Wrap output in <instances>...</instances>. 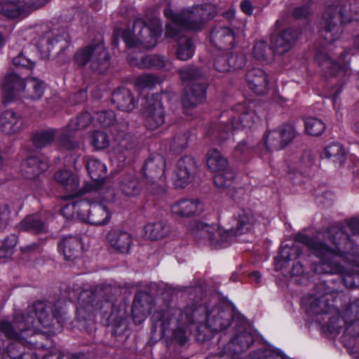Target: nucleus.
I'll return each instance as SVG.
<instances>
[{
	"mask_svg": "<svg viewBox=\"0 0 359 359\" xmlns=\"http://www.w3.org/2000/svg\"><path fill=\"white\" fill-rule=\"evenodd\" d=\"M327 237L334 248L302 233H298L294 238L296 243L304 245L318 259L311 265L316 273L343 276L346 273L345 264L359 267L358 247L341 224L331 226L327 231Z\"/></svg>",
	"mask_w": 359,
	"mask_h": 359,
	"instance_id": "1",
	"label": "nucleus"
},
{
	"mask_svg": "<svg viewBox=\"0 0 359 359\" xmlns=\"http://www.w3.org/2000/svg\"><path fill=\"white\" fill-rule=\"evenodd\" d=\"M119 287L111 285L103 287L99 295L92 290H83L79 294L81 306L76 310L79 321L88 324L93 323V316L100 315L107 325L120 326L127 317L126 306L119 299Z\"/></svg>",
	"mask_w": 359,
	"mask_h": 359,
	"instance_id": "2",
	"label": "nucleus"
},
{
	"mask_svg": "<svg viewBox=\"0 0 359 359\" xmlns=\"http://www.w3.org/2000/svg\"><path fill=\"white\" fill-rule=\"evenodd\" d=\"M235 220V226L229 230L198 220L192 221L188 230L198 245L220 249L228 247L236 236L250 231L256 222L255 216L250 209L241 210Z\"/></svg>",
	"mask_w": 359,
	"mask_h": 359,
	"instance_id": "3",
	"label": "nucleus"
},
{
	"mask_svg": "<svg viewBox=\"0 0 359 359\" xmlns=\"http://www.w3.org/2000/svg\"><path fill=\"white\" fill-rule=\"evenodd\" d=\"M186 322L198 333L202 340L208 337V332H218L226 329L233 319L230 309H224L218 304V298L203 297L194 300L184 309Z\"/></svg>",
	"mask_w": 359,
	"mask_h": 359,
	"instance_id": "4",
	"label": "nucleus"
},
{
	"mask_svg": "<svg viewBox=\"0 0 359 359\" xmlns=\"http://www.w3.org/2000/svg\"><path fill=\"white\" fill-rule=\"evenodd\" d=\"M215 15V8L210 4H203L181 11V33L184 30L199 31L204 23ZM195 48L189 36L181 35V60L191 58Z\"/></svg>",
	"mask_w": 359,
	"mask_h": 359,
	"instance_id": "5",
	"label": "nucleus"
},
{
	"mask_svg": "<svg viewBox=\"0 0 359 359\" xmlns=\"http://www.w3.org/2000/svg\"><path fill=\"white\" fill-rule=\"evenodd\" d=\"M175 290L165 287L162 290L160 299L163 302L164 309L156 311L151 318L154 322L152 332L159 326L160 337H164L167 346L180 344V316L174 315L170 309Z\"/></svg>",
	"mask_w": 359,
	"mask_h": 359,
	"instance_id": "6",
	"label": "nucleus"
},
{
	"mask_svg": "<svg viewBox=\"0 0 359 359\" xmlns=\"http://www.w3.org/2000/svg\"><path fill=\"white\" fill-rule=\"evenodd\" d=\"M339 20H359V0L349 3L348 9L341 2H337L327 6L320 31L321 36L326 41L332 43L340 37L341 28L337 25Z\"/></svg>",
	"mask_w": 359,
	"mask_h": 359,
	"instance_id": "7",
	"label": "nucleus"
},
{
	"mask_svg": "<svg viewBox=\"0 0 359 359\" xmlns=\"http://www.w3.org/2000/svg\"><path fill=\"white\" fill-rule=\"evenodd\" d=\"M226 116L231 121V129L225 123L214 126L210 129V135L218 140L219 142L229 139L232 135L231 130L251 129L259 121L255 112L247 107L245 103H238L222 116Z\"/></svg>",
	"mask_w": 359,
	"mask_h": 359,
	"instance_id": "8",
	"label": "nucleus"
},
{
	"mask_svg": "<svg viewBox=\"0 0 359 359\" xmlns=\"http://www.w3.org/2000/svg\"><path fill=\"white\" fill-rule=\"evenodd\" d=\"M187 81L181 97V104L184 108V113L191 115L188 111L194 109L206 98L208 83L206 79L198 69L184 67L181 69V81Z\"/></svg>",
	"mask_w": 359,
	"mask_h": 359,
	"instance_id": "9",
	"label": "nucleus"
},
{
	"mask_svg": "<svg viewBox=\"0 0 359 359\" xmlns=\"http://www.w3.org/2000/svg\"><path fill=\"white\" fill-rule=\"evenodd\" d=\"M74 64L79 68H89L96 74H104L111 65V57L102 40L81 48L74 53Z\"/></svg>",
	"mask_w": 359,
	"mask_h": 359,
	"instance_id": "10",
	"label": "nucleus"
},
{
	"mask_svg": "<svg viewBox=\"0 0 359 359\" xmlns=\"http://www.w3.org/2000/svg\"><path fill=\"white\" fill-rule=\"evenodd\" d=\"M162 32L159 20L154 19L149 24L141 18L134 20L133 33L129 29H124L121 38L129 48L135 47L141 43L147 48H152L157 43Z\"/></svg>",
	"mask_w": 359,
	"mask_h": 359,
	"instance_id": "11",
	"label": "nucleus"
},
{
	"mask_svg": "<svg viewBox=\"0 0 359 359\" xmlns=\"http://www.w3.org/2000/svg\"><path fill=\"white\" fill-rule=\"evenodd\" d=\"M92 120V116L87 111H82L75 118L70 119L69 123L62 128L59 137V146L69 151L79 149L81 143L74 138V133L79 130L87 128Z\"/></svg>",
	"mask_w": 359,
	"mask_h": 359,
	"instance_id": "12",
	"label": "nucleus"
},
{
	"mask_svg": "<svg viewBox=\"0 0 359 359\" xmlns=\"http://www.w3.org/2000/svg\"><path fill=\"white\" fill-rule=\"evenodd\" d=\"M142 105L144 123L148 129L156 130L163 124L165 111L159 95H146Z\"/></svg>",
	"mask_w": 359,
	"mask_h": 359,
	"instance_id": "13",
	"label": "nucleus"
},
{
	"mask_svg": "<svg viewBox=\"0 0 359 359\" xmlns=\"http://www.w3.org/2000/svg\"><path fill=\"white\" fill-rule=\"evenodd\" d=\"M295 129L292 125L285 124L277 129L269 131L264 137V145L267 151H278L285 148L295 137Z\"/></svg>",
	"mask_w": 359,
	"mask_h": 359,
	"instance_id": "14",
	"label": "nucleus"
},
{
	"mask_svg": "<svg viewBox=\"0 0 359 359\" xmlns=\"http://www.w3.org/2000/svg\"><path fill=\"white\" fill-rule=\"evenodd\" d=\"M245 62L246 57L243 53L224 50L216 56L214 66L217 71L226 72L231 69L242 68Z\"/></svg>",
	"mask_w": 359,
	"mask_h": 359,
	"instance_id": "15",
	"label": "nucleus"
},
{
	"mask_svg": "<svg viewBox=\"0 0 359 359\" xmlns=\"http://www.w3.org/2000/svg\"><path fill=\"white\" fill-rule=\"evenodd\" d=\"M253 341L254 338L252 334L245 330L243 325H241L238 332L224 347L223 355L235 358L237 355L248 350Z\"/></svg>",
	"mask_w": 359,
	"mask_h": 359,
	"instance_id": "16",
	"label": "nucleus"
},
{
	"mask_svg": "<svg viewBox=\"0 0 359 359\" xmlns=\"http://www.w3.org/2000/svg\"><path fill=\"white\" fill-rule=\"evenodd\" d=\"M2 91L4 102H12L25 91V81L16 73L8 74L2 83Z\"/></svg>",
	"mask_w": 359,
	"mask_h": 359,
	"instance_id": "17",
	"label": "nucleus"
},
{
	"mask_svg": "<svg viewBox=\"0 0 359 359\" xmlns=\"http://www.w3.org/2000/svg\"><path fill=\"white\" fill-rule=\"evenodd\" d=\"M154 298L146 292H137L134 297L132 314L135 323H141L151 313Z\"/></svg>",
	"mask_w": 359,
	"mask_h": 359,
	"instance_id": "18",
	"label": "nucleus"
},
{
	"mask_svg": "<svg viewBox=\"0 0 359 359\" xmlns=\"http://www.w3.org/2000/svg\"><path fill=\"white\" fill-rule=\"evenodd\" d=\"M107 240L113 250L122 254L129 253L133 244L131 234L118 229H111L107 234Z\"/></svg>",
	"mask_w": 359,
	"mask_h": 359,
	"instance_id": "19",
	"label": "nucleus"
},
{
	"mask_svg": "<svg viewBox=\"0 0 359 359\" xmlns=\"http://www.w3.org/2000/svg\"><path fill=\"white\" fill-rule=\"evenodd\" d=\"M298 37L296 30L287 28L271 38V49L278 55L288 52L294 45Z\"/></svg>",
	"mask_w": 359,
	"mask_h": 359,
	"instance_id": "20",
	"label": "nucleus"
},
{
	"mask_svg": "<svg viewBox=\"0 0 359 359\" xmlns=\"http://www.w3.org/2000/svg\"><path fill=\"white\" fill-rule=\"evenodd\" d=\"M165 161L161 154L151 155L145 161L142 167L144 176L148 183L154 184L164 173Z\"/></svg>",
	"mask_w": 359,
	"mask_h": 359,
	"instance_id": "21",
	"label": "nucleus"
},
{
	"mask_svg": "<svg viewBox=\"0 0 359 359\" xmlns=\"http://www.w3.org/2000/svg\"><path fill=\"white\" fill-rule=\"evenodd\" d=\"M46 0H7L1 5V11L10 18L20 15L25 9V6L39 7L45 5Z\"/></svg>",
	"mask_w": 359,
	"mask_h": 359,
	"instance_id": "22",
	"label": "nucleus"
},
{
	"mask_svg": "<svg viewBox=\"0 0 359 359\" xmlns=\"http://www.w3.org/2000/svg\"><path fill=\"white\" fill-rule=\"evenodd\" d=\"M112 102L118 109L130 112L137 107L138 97H135L129 89L121 87L114 91Z\"/></svg>",
	"mask_w": 359,
	"mask_h": 359,
	"instance_id": "23",
	"label": "nucleus"
},
{
	"mask_svg": "<svg viewBox=\"0 0 359 359\" xmlns=\"http://www.w3.org/2000/svg\"><path fill=\"white\" fill-rule=\"evenodd\" d=\"M57 248L65 260L73 261L79 257L82 250L81 238L79 236H64L59 241Z\"/></svg>",
	"mask_w": 359,
	"mask_h": 359,
	"instance_id": "24",
	"label": "nucleus"
},
{
	"mask_svg": "<svg viewBox=\"0 0 359 359\" xmlns=\"http://www.w3.org/2000/svg\"><path fill=\"white\" fill-rule=\"evenodd\" d=\"M245 80L249 88L257 95H264L268 90V78L266 72L260 68H252L248 71Z\"/></svg>",
	"mask_w": 359,
	"mask_h": 359,
	"instance_id": "25",
	"label": "nucleus"
},
{
	"mask_svg": "<svg viewBox=\"0 0 359 359\" xmlns=\"http://www.w3.org/2000/svg\"><path fill=\"white\" fill-rule=\"evenodd\" d=\"M56 182L60 183L71 197L80 196L84 194L79 189L78 177L69 170H59L55 173Z\"/></svg>",
	"mask_w": 359,
	"mask_h": 359,
	"instance_id": "26",
	"label": "nucleus"
},
{
	"mask_svg": "<svg viewBox=\"0 0 359 359\" xmlns=\"http://www.w3.org/2000/svg\"><path fill=\"white\" fill-rule=\"evenodd\" d=\"M48 168L46 161L36 156L27 157L22 163V175L27 180H34Z\"/></svg>",
	"mask_w": 359,
	"mask_h": 359,
	"instance_id": "27",
	"label": "nucleus"
},
{
	"mask_svg": "<svg viewBox=\"0 0 359 359\" xmlns=\"http://www.w3.org/2000/svg\"><path fill=\"white\" fill-rule=\"evenodd\" d=\"M347 56L348 54L346 52L341 53L338 61L336 62L327 53L319 52L317 53L316 60L319 65L325 69L326 72L332 75H336L341 72L342 69L345 68L346 65L348 62L349 58L346 59Z\"/></svg>",
	"mask_w": 359,
	"mask_h": 359,
	"instance_id": "28",
	"label": "nucleus"
},
{
	"mask_svg": "<svg viewBox=\"0 0 359 359\" xmlns=\"http://www.w3.org/2000/svg\"><path fill=\"white\" fill-rule=\"evenodd\" d=\"M62 132L61 128H48L36 130L32 136V142L36 149H43L50 145L57 138L59 143V137Z\"/></svg>",
	"mask_w": 359,
	"mask_h": 359,
	"instance_id": "29",
	"label": "nucleus"
},
{
	"mask_svg": "<svg viewBox=\"0 0 359 359\" xmlns=\"http://www.w3.org/2000/svg\"><path fill=\"white\" fill-rule=\"evenodd\" d=\"M320 158L330 161L336 167H340L346 160V151L340 143L332 142L325 147L320 153Z\"/></svg>",
	"mask_w": 359,
	"mask_h": 359,
	"instance_id": "30",
	"label": "nucleus"
},
{
	"mask_svg": "<svg viewBox=\"0 0 359 359\" xmlns=\"http://www.w3.org/2000/svg\"><path fill=\"white\" fill-rule=\"evenodd\" d=\"M233 31L227 27H217L210 34V41L214 46L219 49H228L234 43Z\"/></svg>",
	"mask_w": 359,
	"mask_h": 359,
	"instance_id": "31",
	"label": "nucleus"
},
{
	"mask_svg": "<svg viewBox=\"0 0 359 359\" xmlns=\"http://www.w3.org/2000/svg\"><path fill=\"white\" fill-rule=\"evenodd\" d=\"M111 217V212L106 205L93 203L88 210L87 221L93 225L102 226L109 223Z\"/></svg>",
	"mask_w": 359,
	"mask_h": 359,
	"instance_id": "32",
	"label": "nucleus"
},
{
	"mask_svg": "<svg viewBox=\"0 0 359 359\" xmlns=\"http://www.w3.org/2000/svg\"><path fill=\"white\" fill-rule=\"evenodd\" d=\"M302 255L300 247L297 243L292 246L282 245L278 255L275 257L276 269L281 270L283 267L287 266L289 261L299 259Z\"/></svg>",
	"mask_w": 359,
	"mask_h": 359,
	"instance_id": "33",
	"label": "nucleus"
},
{
	"mask_svg": "<svg viewBox=\"0 0 359 359\" xmlns=\"http://www.w3.org/2000/svg\"><path fill=\"white\" fill-rule=\"evenodd\" d=\"M22 126V118L11 110H6L0 116V128L4 133H17L20 131Z\"/></svg>",
	"mask_w": 359,
	"mask_h": 359,
	"instance_id": "34",
	"label": "nucleus"
},
{
	"mask_svg": "<svg viewBox=\"0 0 359 359\" xmlns=\"http://www.w3.org/2000/svg\"><path fill=\"white\" fill-rule=\"evenodd\" d=\"M18 227L20 230L38 235L46 233L48 226L39 215H29L26 216L19 224Z\"/></svg>",
	"mask_w": 359,
	"mask_h": 359,
	"instance_id": "35",
	"label": "nucleus"
},
{
	"mask_svg": "<svg viewBox=\"0 0 359 359\" xmlns=\"http://www.w3.org/2000/svg\"><path fill=\"white\" fill-rule=\"evenodd\" d=\"M119 189L126 196H135L140 194L142 184L133 172L123 174L119 181Z\"/></svg>",
	"mask_w": 359,
	"mask_h": 359,
	"instance_id": "36",
	"label": "nucleus"
},
{
	"mask_svg": "<svg viewBox=\"0 0 359 359\" xmlns=\"http://www.w3.org/2000/svg\"><path fill=\"white\" fill-rule=\"evenodd\" d=\"M41 42L46 43V50L48 53L54 50H57V55H62L69 45V36L65 33L61 35L51 34V36H45L41 39Z\"/></svg>",
	"mask_w": 359,
	"mask_h": 359,
	"instance_id": "37",
	"label": "nucleus"
},
{
	"mask_svg": "<svg viewBox=\"0 0 359 359\" xmlns=\"http://www.w3.org/2000/svg\"><path fill=\"white\" fill-rule=\"evenodd\" d=\"M86 168L90 178L95 182H102L106 177L107 168L104 163L94 157L84 160Z\"/></svg>",
	"mask_w": 359,
	"mask_h": 359,
	"instance_id": "38",
	"label": "nucleus"
},
{
	"mask_svg": "<svg viewBox=\"0 0 359 359\" xmlns=\"http://www.w3.org/2000/svg\"><path fill=\"white\" fill-rule=\"evenodd\" d=\"M170 226L163 221L149 222L144 226V237L150 240H158L165 237Z\"/></svg>",
	"mask_w": 359,
	"mask_h": 359,
	"instance_id": "39",
	"label": "nucleus"
},
{
	"mask_svg": "<svg viewBox=\"0 0 359 359\" xmlns=\"http://www.w3.org/2000/svg\"><path fill=\"white\" fill-rule=\"evenodd\" d=\"M206 163L208 169L215 173L226 168L229 165L226 158L222 156L221 153L215 149H210L206 154Z\"/></svg>",
	"mask_w": 359,
	"mask_h": 359,
	"instance_id": "40",
	"label": "nucleus"
},
{
	"mask_svg": "<svg viewBox=\"0 0 359 359\" xmlns=\"http://www.w3.org/2000/svg\"><path fill=\"white\" fill-rule=\"evenodd\" d=\"M163 13L169 20L165 27V36L170 38L177 36L180 32V14L169 7L164 9Z\"/></svg>",
	"mask_w": 359,
	"mask_h": 359,
	"instance_id": "41",
	"label": "nucleus"
},
{
	"mask_svg": "<svg viewBox=\"0 0 359 359\" xmlns=\"http://www.w3.org/2000/svg\"><path fill=\"white\" fill-rule=\"evenodd\" d=\"M181 188L191 182L196 171V163L191 156H186L181 159Z\"/></svg>",
	"mask_w": 359,
	"mask_h": 359,
	"instance_id": "42",
	"label": "nucleus"
},
{
	"mask_svg": "<svg viewBox=\"0 0 359 359\" xmlns=\"http://www.w3.org/2000/svg\"><path fill=\"white\" fill-rule=\"evenodd\" d=\"M26 82L25 88H28L26 96L32 100H37L41 98L44 91L43 82L36 78L27 79Z\"/></svg>",
	"mask_w": 359,
	"mask_h": 359,
	"instance_id": "43",
	"label": "nucleus"
},
{
	"mask_svg": "<svg viewBox=\"0 0 359 359\" xmlns=\"http://www.w3.org/2000/svg\"><path fill=\"white\" fill-rule=\"evenodd\" d=\"M142 69H160L165 67L166 61L165 58L158 55H147L142 57L137 63Z\"/></svg>",
	"mask_w": 359,
	"mask_h": 359,
	"instance_id": "44",
	"label": "nucleus"
},
{
	"mask_svg": "<svg viewBox=\"0 0 359 359\" xmlns=\"http://www.w3.org/2000/svg\"><path fill=\"white\" fill-rule=\"evenodd\" d=\"M203 210V205L197 199L181 200V216L189 217L199 215Z\"/></svg>",
	"mask_w": 359,
	"mask_h": 359,
	"instance_id": "45",
	"label": "nucleus"
},
{
	"mask_svg": "<svg viewBox=\"0 0 359 359\" xmlns=\"http://www.w3.org/2000/svg\"><path fill=\"white\" fill-rule=\"evenodd\" d=\"M305 131L313 136L321 135L325 130V123L319 118L308 117L304 121Z\"/></svg>",
	"mask_w": 359,
	"mask_h": 359,
	"instance_id": "46",
	"label": "nucleus"
},
{
	"mask_svg": "<svg viewBox=\"0 0 359 359\" xmlns=\"http://www.w3.org/2000/svg\"><path fill=\"white\" fill-rule=\"evenodd\" d=\"M109 137L106 132L95 130L90 136V145L96 150L106 149L109 145Z\"/></svg>",
	"mask_w": 359,
	"mask_h": 359,
	"instance_id": "47",
	"label": "nucleus"
},
{
	"mask_svg": "<svg viewBox=\"0 0 359 359\" xmlns=\"http://www.w3.org/2000/svg\"><path fill=\"white\" fill-rule=\"evenodd\" d=\"M250 358V359H285V355L280 350L269 347L254 352Z\"/></svg>",
	"mask_w": 359,
	"mask_h": 359,
	"instance_id": "48",
	"label": "nucleus"
},
{
	"mask_svg": "<svg viewBox=\"0 0 359 359\" xmlns=\"http://www.w3.org/2000/svg\"><path fill=\"white\" fill-rule=\"evenodd\" d=\"M234 177L235 173L228 165L224 170H221L220 172L216 174L214 177V183L217 187L220 188L229 187L231 184Z\"/></svg>",
	"mask_w": 359,
	"mask_h": 359,
	"instance_id": "49",
	"label": "nucleus"
},
{
	"mask_svg": "<svg viewBox=\"0 0 359 359\" xmlns=\"http://www.w3.org/2000/svg\"><path fill=\"white\" fill-rule=\"evenodd\" d=\"M17 243L18 236L15 234H11L4 238L0 245V257H11L14 252V248Z\"/></svg>",
	"mask_w": 359,
	"mask_h": 359,
	"instance_id": "50",
	"label": "nucleus"
},
{
	"mask_svg": "<svg viewBox=\"0 0 359 359\" xmlns=\"http://www.w3.org/2000/svg\"><path fill=\"white\" fill-rule=\"evenodd\" d=\"M157 81V77L151 74H145L137 77L135 81L136 86L141 89L152 88Z\"/></svg>",
	"mask_w": 359,
	"mask_h": 359,
	"instance_id": "51",
	"label": "nucleus"
},
{
	"mask_svg": "<svg viewBox=\"0 0 359 359\" xmlns=\"http://www.w3.org/2000/svg\"><path fill=\"white\" fill-rule=\"evenodd\" d=\"M15 67L19 69L32 70L34 67V62L20 53L17 57L13 59Z\"/></svg>",
	"mask_w": 359,
	"mask_h": 359,
	"instance_id": "52",
	"label": "nucleus"
},
{
	"mask_svg": "<svg viewBox=\"0 0 359 359\" xmlns=\"http://www.w3.org/2000/svg\"><path fill=\"white\" fill-rule=\"evenodd\" d=\"M97 120L104 127H108L116 121V114L113 110H106L97 113Z\"/></svg>",
	"mask_w": 359,
	"mask_h": 359,
	"instance_id": "53",
	"label": "nucleus"
},
{
	"mask_svg": "<svg viewBox=\"0 0 359 359\" xmlns=\"http://www.w3.org/2000/svg\"><path fill=\"white\" fill-rule=\"evenodd\" d=\"M267 50L268 47L266 41H257L253 48V55L258 60L265 61L266 60Z\"/></svg>",
	"mask_w": 359,
	"mask_h": 359,
	"instance_id": "54",
	"label": "nucleus"
},
{
	"mask_svg": "<svg viewBox=\"0 0 359 359\" xmlns=\"http://www.w3.org/2000/svg\"><path fill=\"white\" fill-rule=\"evenodd\" d=\"M45 243V240L40 239L36 242L31 243L20 247V251L23 254L32 255L40 252L42 245Z\"/></svg>",
	"mask_w": 359,
	"mask_h": 359,
	"instance_id": "55",
	"label": "nucleus"
},
{
	"mask_svg": "<svg viewBox=\"0 0 359 359\" xmlns=\"http://www.w3.org/2000/svg\"><path fill=\"white\" fill-rule=\"evenodd\" d=\"M11 210L7 204L0 206V231L4 229L9 221Z\"/></svg>",
	"mask_w": 359,
	"mask_h": 359,
	"instance_id": "56",
	"label": "nucleus"
},
{
	"mask_svg": "<svg viewBox=\"0 0 359 359\" xmlns=\"http://www.w3.org/2000/svg\"><path fill=\"white\" fill-rule=\"evenodd\" d=\"M250 151V147L244 140L240 142L234 149L233 156L238 159H241L243 156L247 155Z\"/></svg>",
	"mask_w": 359,
	"mask_h": 359,
	"instance_id": "57",
	"label": "nucleus"
},
{
	"mask_svg": "<svg viewBox=\"0 0 359 359\" xmlns=\"http://www.w3.org/2000/svg\"><path fill=\"white\" fill-rule=\"evenodd\" d=\"M137 141L135 138H132L129 135H125L120 140L119 146L123 150H131L136 145Z\"/></svg>",
	"mask_w": 359,
	"mask_h": 359,
	"instance_id": "58",
	"label": "nucleus"
},
{
	"mask_svg": "<svg viewBox=\"0 0 359 359\" xmlns=\"http://www.w3.org/2000/svg\"><path fill=\"white\" fill-rule=\"evenodd\" d=\"M310 13L309 4H304L296 7L292 11V15L296 19H300L306 17Z\"/></svg>",
	"mask_w": 359,
	"mask_h": 359,
	"instance_id": "59",
	"label": "nucleus"
},
{
	"mask_svg": "<svg viewBox=\"0 0 359 359\" xmlns=\"http://www.w3.org/2000/svg\"><path fill=\"white\" fill-rule=\"evenodd\" d=\"M304 271L303 265L299 261H296L293 263L292 270L290 271L292 276H302L304 277Z\"/></svg>",
	"mask_w": 359,
	"mask_h": 359,
	"instance_id": "60",
	"label": "nucleus"
},
{
	"mask_svg": "<svg viewBox=\"0 0 359 359\" xmlns=\"http://www.w3.org/2000/svg\"><path fill=\"white\" fill-rule=\"evenodd\" d=\"M87 91L84 89H81L73 95L72 100L79 104L85 102L87 100Z\"/></svg>",
	"mask_w": 359,
	"mask_h": 359,
	"instance_id": "61",
	"label": "nucleus"
},
{
	"mask_svg": "<svg viewBox=\"0 0 359 359\" xmlns=\"http://www.w3.org/2000/svg\"><path fill=\"white\" fill-rule=\"evenodd\" d=\"M348 226L353 235L359 236V219L356 218L351 219L348 223Z\"/></svg>",
	"mask_w": 359,
	"mask_h": 359,
	"instance_id": "62",
	"label": "nucleus"
},
{
	"mask_svg": "<svg viewBox=\"0 0 359 359\" xmlns=\"http://www.w3.org/2000/svg\"><path fill=\"white\" fill-rule=\"evenodd\" d=\"M241 8L246 15H251L253 11L252 4L249 1H243L241 2Z\"/></svg>",
	"mask_w": 359,
	"mask_h": 359,
	"instance_id": "63",
	"label": "nucleus"
},
{
	"mask_svg": "<svg viewBox=\"0 0 359 359\" xmlns=\"http://www.w3.org/2000/svg\"><path fill=\"white\" fill-rule=\"evenodd\" d=\"M53 313H57L58 318L57 316H54L53 318H55L58 323H61L65 319V311L62 309V308H58L57 305H55V311H53Z\"/></svg>",
	"mask_w": 359,
	"mask_h": 359,
	"instance_id": "64",
	"label": "nucleus"
}]
</instances>
